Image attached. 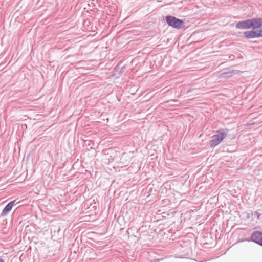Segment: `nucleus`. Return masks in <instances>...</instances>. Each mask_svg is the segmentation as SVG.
Masks as SVG:
<instances>
[{
  "label": "nucleus",
  "instance_id": "f8f14e48",
  "mask_svg": "<svg viewBox=\"0 0 262 262\" xmlns=\"http://www.w3.org/2000/svg\"><path fill=\"white\" fill-rule=\"evenodd\" d=\"M254 213L257 216V218H259V217L260 215V213L259 212H258L257 211H255Z\"/></svg>",
  "mask_w": 262,
  "mask_h": 262
},
{
  "label": "nucleus",
  "instance_id": "20e7f679",
  "mask_svg": "<svg viewBox=\"0 0 262 262\" xmlns=\"http://www.w3.org/2000/svg\"><path fill=\"white\" fill-rule=\"evenodd\" d=\"M236 28L239 29H251L250 19L238 21L235 26Z\"/></svg>",
  "mask_w": 262,
  "mask_h": 262
},
{
  "label": "nucleus",
  "instance_id": "9d476101",
  "mask_svg": "<svg viewBox=\"0 0 262 262\" xmlns=\"http://www.w3.org/2000/svg\"><path fill=\"white\" fill-rule=\"evenodd\" d=\"M245 241H250V239H246V238H243V239H239L237 242V243H239V242H245Z\"/></svg>",
  "mask_w": 262,
  "mask_h": 262
},
{
  "label": "nucleus",
  "instance_id": "7ed1b4c3",
  "mask_svg": "<svg viewBox=\"0 0 262 262\" xmlns=\"http://www.w3.org/2000/svg\"><path fill=\"white\" fill-rule=\"evenodd\" d=\"M250 241L262 247V231H253L251 235Z\"/></svg>",
  "mask_w": 262,
  "mask_h": 262
},
{
  "label": "nucleus",
  "instance_id": "39448f33",
  "mask_svg": "<svg viewBox=\"0 0 262 262\" xmlns=\"http://www.w3.org/2000/svg\"><path fill=\"white\" fill-rule=\"evenodd\" d=\"M251 29L256 30L262 27V18L257 17L250 19Z\"/></svg>",
  "mask_w": 262,
  "mask_h": 262
},
{
  "label": "nucleus",
  "instance_id": "423d86ee",
  "mask_svg": "<svg viewBox=\"0 0 262 262\" xmlns=\"http://www.w3.org/2000/svg\"><path fill=\"white\" fill-rule=\"evenodd\" d=\"M15 201H16V200L10 201L6 205V206L3 209L2 213L1 214V217L6 216L9 214V213L12 210V207L14 206Z\"/></svg>",
  "mask_w": 262,
  "mask_h": 262
},
{
  "label": "nucleus",
  "instance_id": "f03ea898",
  "mask_svg": "<svg viewBox=\"0 0 262 262\" xmlns=\"http://www.w3.org/2000/svg\"><path fill=\"white\" fill-rule=\"evenodd\" d=\"M165 20L168 26L172 28L179 30L185 27L184 21L171 15H168L165 17Z\"/></svg>",
  "mask_w": 262,
  "mask_h": 262
},
{
  "label": "nucleus",
  "instance_id": "f257e3e1",
  "mask_svg": "<svg viewBox=\"0 0 262 262\" xmlns=\"http://www.w3.org/2000/svg\"><path fill=\"white\" fill-rule=\"evenodd\" d=\"M228 132L226 129L216 131V134L212 136V139L209 141L210 147H214L220 144L226 137Z\"/></svg>",
  "mask_w": 262,
  "mask_h": 262
},
{
  "label": "nucleus",
  "instance_id": "1a4fd4ad",
  "mask_svg": "<svg viewBox=\"0 0 262 262\" xmlns=\"http://www.w3.org/2000/svg\"><path fill=\"white\" fill-rule=\"evenodd\" d=\"M259 29V30H255L256 38L262 37V27Z\"/></svg>",
  "mask_w": 262,
  "mask_h": 262
},
{
  "label": "nucleus",
  "instance_id": "0eeeda50",
  "mask_svg": "<svg viewBox=\"0 0 262 262\" xmlns=\"http://www.w3.org/2000/svg\"><path fill=\"white\" fill-rule=\"evenodd\" d=\"M244 37L246 39H252L256 38V31L252 30L248 31H246L244 33Z\"/></svg>",
  "mask_w": 262,
  "mask_h": 262
},
{
  "label": "nucleus",
  "instance_id": "6e6552de",
  "mask_svg": "<svg viewBox=\"0 0 262 262\" xmlns=\"http://www.w3.org/2000/svg\"><path fill=\"white\" fill-rule=\"evenodd\" d=\"M234 73H235V71L233 70L226 71V72H223V73H222L220 74V77L228 78L230 77Z\"/></svg>",
  "mask_w": 262,
  "mask_h": 262
},
{
  "label": "nucleus",
  "instance_id": "ddd939ff",
  "mask_svg": "<svg viewBox=\"0 0 262 262\" xmlns=\"http://www.w3.org/2000/svg\"><path fill=\"white\" fill-rule=\"evenodd\" d=\"M0 262H4V260L2 258H0Z\"/></svg>",
  "mask_w": 262,
  "mask_h": 262
},
{
  "label": "nucleus",
  "instance_id": "9b49d317",
  "mask_svg": "<svg viewBox=\"0 0 262 262\" xmlns=\"http://www.w3.org/2000/svg\"><path fill=\"white\" fill-rule=\"evenodd\" d=\"M247 217L248 218H249L250 215L252 216L253 215V213L252 211H250V212L249 213H247Z\"/></svg>",
  "mask_w": 262,
  "mask_h": 262
}]
</instances>
